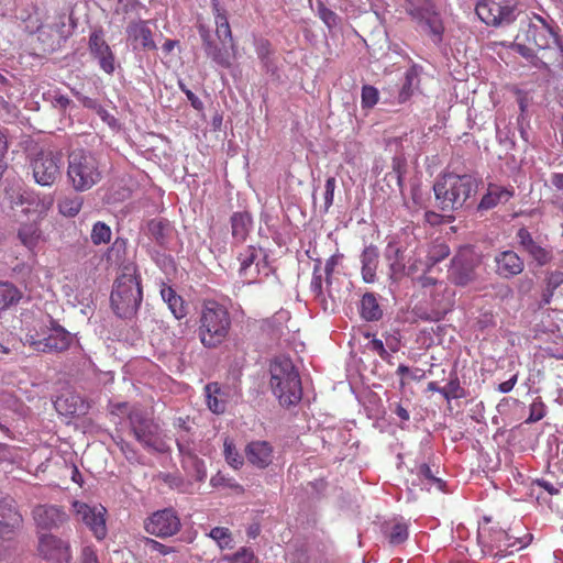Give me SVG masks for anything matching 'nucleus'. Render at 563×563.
I'll return each mask as SVG.
<instances>
[{
  "label": "nucleus",
  "instance_id": "nucleus-13",
  "mask_svg": "<svg viewBox=\"0 0 563 563\" xmlns=\"http://www.w3.org/2000/svg\"><path fill=\"white\" fill-rule=\"evenodd\" d=\"M73 509L76 520L85 523L97 539L102 540L107 537V509L103 506H90L85 504V501L74 500Z\"/></svg>",
  "mask_w": 563,
  "mask_h": 563
},
{
  "label": "nucleus",
  "instance_id": "nucleus-5",
  "mask_svg": "<svg viewBox=\"0 0 563 563\" xmlns=\"http://www.w3.org/2000/svg\"><path fill=\"white\" fill-rule=\"evenodd\" d=\"M271 389L282 406H294L302 397L299 373L291 358L278 356L271 363Z\"/></svg>",
  "mask_w": 563,
  "mask_h": 563
},
{
  "label": "nucleus",
  "instance_id": "nucleus-6",
  "mask_svg": "<svg viewBox=\"0 0 563 563\" xmlns=\"http://www.w3.org/2000/svg\"><path fill=\"white\" fill-rule=\"evenodd\" d=\"M477 542L484 554L493 558H506L523 549L528 537H516L500 529L497 523L485 519L477 529Z\"/></svg>",
  "mask_w": 563,
  "mask_h": 563
},
{
  "label": "nucleus",
  "instance_id": "nucleus-11",
  "mask_svg": "<svg viewBox=\"0 0 563 563\" xmlns=\"http://www.w3.org/2000/svg\"><path fill=\"white\" fill-rule=\"evenodd\" d=\"M405 9L409 16L426 24L435 43L442 42L443 21L432 0H407Z\"/></svg>",
  "mask_w": 563,
  "mask_h": 563
},
{
  "label": "nucleus",
  "instance_id": "nucleus-7",
  "mask_svg": "<svg viewBox=\"0 0 563 563\" xmlns=\"http://www.w3.org/2000/svg\"><path fill=\"white\" fill-rule=\"evenodd\" d=\"M129 427L135 441L145 449L164 454L169 451V444L158 422L148 416L146 410L132 407L128 412Z\"/></svg>",
  "mask_w": 563,
  "mask_h": 563
},
{
  "label": "nucleus",
  "instance_id": "nucleus-36",
  "mask_svg": "<svg viewBox=\"0 0 563 563\" xmlns=\"http://www.w3.org/2000/svg\"><path fill=\"white\" fill-rule=\"evenodd\" d=\"M361 316L366 321H377L383 317V309L380 308L375 294L366 292L361 300Z\"/></svg>",
  "mask_w": 563,
  "mask_h": 563
},
{
  "label": "nucleus",
  "instance_id": "nucleus-22",
  "mask_svg": "<svg viewBox=\"0 0 563 563\" xmlns=\"http://www.w3.org/2000/svg\"><path fill=\"white\" fill-rule=\"evenodd\" d=\"M514 187L500 186L497 184H488L487 192L482 197L478 209L488 210L495 208L499 203H506L514 197Z\"/></svg>",
  "mask_w": 563,
  "mask_h": 563
},
{
  "label": "nucleus",
  "instance_id": "nucleus-32",
  "mask_svg": "<svg viewBox=\"0 0 563 563\" xmlns=\"http://www.w3.org/2000/svg\"><path fill=\"white\" fill-rule=\"evenodd\" d=\"M161 296L176 319L181 320L186 317L188 313V306L184 298L179 296L172 286L164 285L161 288Z\"/></svg>",
  "mask_w": 563,
  "mask_h": 563
},
{
  "label": "nucleus",
  "instance_id": "nucleus-26",
  "mask_svg": "<svg viewBox=\"0 0 563 563\" xmlns=\"http://www.w3.org/2000/svg\"><path fill=\"white\" fill-rule=\"evenodd\" d=\"M129 38L140 42L145 49H156L157 45L153 38V32L144 20L132 21L126 27Z\"/></svg>",
  "mask_w": 563,
  "mask_h": 563
},
{
  "label": "nucleus",
  "instance_id": "nucleus-23",
  "mask_svg": "<svg viewBox=\"0 0 563 563\" xmlns=\"http://www.w3.org/2000/svg\"><path fill=\"white\" fill-rule=\"evenodd\" d=\"M220 43L221 44H218L214 41L210 42L203 47L205 53L216 65L230 68L232 66V59L235 57L236 45L232 48L228 41Z\"/></svg>",
  "mask_w": 563,
  "mask_h": 563
},
{
  "label": "nucleus",
  "instance_id": "nucleus-52",
  "mask_svg": "<svg viewBox=\"0 0 563 563\" xmlns=\"http://www.w3.org/2000/svg\"><path fill=\"white\" fill-rule=\"evenodd\" d=\"M336 187V180L333 176H330L325 181V192H324V209L328 211L330 207L333 205L334 199V190Z\"/></svg>",
  "mask_w": 563,
  "mask_h": 563
},
{
  "label": "nucleus",
  "instance_id": "nucleus-27",
  "mask_svg": "<svg viewBox=\"0 0 563 563\" xmlns=\"http://www.w3.org/2000/svg\"><path fill=\"white\" fill-rule=\"evenodd\" d=\"M211 5L216 24V34L219 41H228L230 46L234 48L235 43L224 8L220 5L219 0H211Z\"/></svg>",
  "mask_w": 563,
  "mask_h": 563
},
{
  "label": "nucleus",
  "instance_id": "nucleus-30",
  "mask_svg": "<svg viewBox=\"0 0 563 563\" xmlns=\"http://www.w3.org/2000/svg\"><path fill=\"white\" fill-rule=\"evenodd\" d=\"M385 257L388 261L390 278L394 280L401 279L402 276L407 274V261L402 250L397 246L388 245Z\"/></svg>",
  "mask_w": 563,
  "mask_h": 563
},
{
  "label": "nucleus",
  "instance_id": "nucleus-53",
  "mask_svg": "<svg viewBox=\"0 0 563 563\" xmlns=\"http://www.w3.org/2000/svg\"><path fill=\"white\" fill-rule=\"evenodd\" d=\"M179 88H180V91L184 92L186 95V97L188 98L189 102L191 103L192 108L196 109V110H202L203 108V102L200 100V98L198 96H196L190 88H188L185 84H183L181 81L179 82Z\"/></svg>",
  "mask_w": 563,
  "mask_h": 563
},
{
  "label": "nucleus",
  "instance_id": "nucleus-40",
  "mask_svg": "<svg viewBox=\"0 0 563 563\" xmlns=\"http://www.w3.org/2000/svg\"><path fill=\"white\" fill-rule=\"evenodd\" d=\"M391 172L386 174V177H389L390 180H395L396 185L400 192H402L404 188V176L407 172V162L404 157L396 156L391 162Z\"/></svg>",
  "mask_w": 563,
  "mask_h": 563
},
{
  "label": "nucleus",
  "instance_id": "nucleus-57",
  "mask_svg": "<svg viewBox=\"0 0 563 563\" xmlns=\"http://www.w3.org/2000/svg\"><path fill=\"white\" fill-rule=\"evenodd\" d=\"M80 563H99L96 550L87 545L81 551Z\"/></svg>",
  "mask_w": 563,
  "mask_h": 563
},
{
  "label": "nucleus",
  "instance_id": "nucleus-2",
  "mask_svg": "<svg viewBox=\"0 0 563 563\" xmlns=\"http://www.w3.org/2000/svg\"><path fill=\"white\" fill-rule=\"evenodd\" d=\"M479 180L472 174L443 173L433 184L437 206L442 211H454L466 206L478 191Z\"/></svg>",
  "mask_w": 563,
  "mask_h": 563
},
{
  "label": "nucleus",
  "instance_id": "nucleus-48",
  "mask_svg": "<svg viewBox=\"0 0 563 563\" xmlns=\"http://www.w3.org/2000/svg\"><path fill=\"white\" fill-rule=\"evenodd\" d=\"M547 415V406L541 399V397H537L532 404L530 405V413L527 418L526 422L532 423L540 421Z\"/></svg>",
  "mask_w": 563,
  "mask_h": 563
},
{
  "label": "nucleus",
  "instance_id": "nucleus-58",
  "mask_svg": "<svg viewBox=\"0 0 563 563\" xmlns=\"http://www.w3.org/2000/svg\"><path fill=\"white\" fill-rule=\"evenodd\" d=\"M15 460L14 448L0 443V462H13Z\"/></svg>",
  "mask_w": 563,
  "mask_h": 563
},
{
  "label": "nucleus",
  "instance_id": "nucleus-3",
  "mask_svg": "<svg viewBox=\"0 0 563 563\" xmlns=\"http://www.w3.org/2000/svg\"><path fill=\"white\" fill-rule=\"evenodd\" d=\"M230 311L214 299H205L199 312L198 336L201 345L214 349L223 344L231 331Z\"/></svg>",
  "mask_w": 563,
  "mask_h": 563
},
{
  "label": "nucleus",
  "instance_id": "nucleus-25",
  "mask_svg": "<svg viewBox=\"0 0 563 563\" xmlns=\"http://www.w3.org/2000/svg\"><path fill=\"white\" fill-rule=\"evenodd\" d=\"M22 517L11 498L0 499V533L16 529L21 526Z\"/></svg>",
  "mask_w": 563,
  "mask_h": 563
},
{
  "label": "nucleus",
  "instance_id": "nucleus-45",
  "mask_svg": "<svg viewBox=\"0 0 563 563\" xmlns=\"http://www.w3.org/2000/svg\"><path fill=\"white\" fill-rule=\"evenodd\" d=\"M224 459L235 470H239L243 464L242 455L234 443L228 440V438L224 440Z\"/></svg>",
  "mask_w": 563,
  "mask_h": 563
},
{
  "label": "nucleus",
  "instance_id": "nucleus-4",
  "mask_svg": "<svg viewBox=\"0 0 563 563\" xmlns=\"http://www.w3.org/2000/svg\"><path fill=\"white\" fill-rule=\"evenodd\" d=\"M143 300L141 277L134 265H126L115 279L110 294V305L120 318L134 316Z\"/></svg>",
  "mask_w": 563,
  "mask_h": 563
},
{
  "label": "nucleus",
  "instance_id": "nucleus-21",
  "mask_svg": "<svg viewBox=\"0 0 563 563\" xmlns=\"http://www.w3.org/2000/svg\"><path fill=\"white\" fill-rule=\"evenodd\" d=\"M495 261L496 271L503 278H511V276L518 275L525 269L523 260L511 250L501 251Z\"/></svg>",
  "mask_w": 563,
  "mask_h": 563
},
{
  "label": "nucleus",
  "instance_id": "nucleus-46",
  "mask_svg": "<svg viewBox=\"0 0 563 563\" xmlns=\"http://www.w3.org/2000/svg\"><path fill=\"white\" fill-rule=\"evenodd\" d=\"M209 536L216 540L221 549L233 548V539L229 529L217 526L210 531Z\"/></svg>",
  "mask_w": 563,
  "mask_h": 563
},
{
  "label": "nucleus",
  "instance_id": "nucleus-33",
  "mask_svg": "<svg viewBox=\"0 0 563 563\" xmlns=\"http://www.w3.org/2000/svg\"><path fill=\"white\" fill-rule=\"evenodd\" d=\"M43 232L35 221L20 224L18 239L22 245L33 251L42 241Z\"/></svg>",
  "mask_w": 563,
  "mask_h": 563
},
{
  "label": "nucleus",
  "instance_id": "nucleus-64",
  "mask_svg": "<svg viewBox=\"0 0 563 563\" xmlns=\"http://www.w3.org/2000/svg\"><path fill=\"white\" fill-rule=\"evenodd\" d=\"M130 407L126 402H118L110 406V413L113 415H121L126 413L130 411Z\"/></svg>",
  "mask_w": 563,
  "mask_h": 563
},
{
  "label": "nucleus",
  "instance_id": "nucleus-19",
  "mask_svg": "<svg viewBox=\"0 0 563 563\" xmlns=\"http://www.w3.org/2000/svg\"><path fill=\"white\" fill-rule=\"evenodd\" d=\"M516 236L519 244L522 246V250L526 251L539 266H545L547 263L552 260L551 251L538 244L532 234L526 228L519 229Z\"/></svg>",
  "mask_w": 563,
  "mask_h": 563
},
{
  "label": "nucleus",
  "instance_id": "nucleus-38",
  "mask_svg": "<svg viewBox=\"0 0 563 563\" xmlns=\"http://www.w3.org/2000/svg\"><path fill=\"white\" fill-rule=\"evenodd\" d=\"M417 475L420 479V484L426 488L430 489L431 487H435L440 492H443L444 482L435 477L429 464L421 463L417 468Z\"/></svg>",
  "mask_w": 563,
  "mask_h": 563
},
{
  "label": "nucleus",
  "instance_id": "nucleus-54",
  "mask_svg": "<svg viewBox=\"0 0 563 563\" xmlns=\"http://www.w3.org/2000/svg\"><path fill=\"white\" fill-rule=\"evenodd\" d=\"M563 284V272L555 271L548 275L547 277V291H554L556 287Z\"/></svg>",
  "mask_w": 563,
  "mask_h": 563
},
{
  "label": "nucleus",
  "instance_id": "nucleus-51",
  "mask_svg": "<svg viewBox=\"0 0 563 563\" xmlns=\"http://www.w3.org/2000/svg\"><path fill=\"white\" fill-rule=\"evenodd\" d=\"M113 441L126 460L135 461L137 454L133 444L126 442L121 435L113 437Z\"/></svg>",
  "mask_w": 563,
  "mask_h": 563
},
{
  "label": "nucleus",
  "instance_id": "nucleus-10",
  "mask_svg": "<svg viewBox=\"0 0 563 563\" xmlns=\"http://www.w3.org/2000/svg\"><path fill=\"white\" fill-rule=\"evenodd\" d=\"M63 166V154L54 150H41L31 159L33 178L41 186L54 185L62 175Z\"/></svg>",
  "mask_w": 563,
  "mask_h": 563
},
{
  "label": "nucleus",
  "instance_id": "nucleus-37",
  "mask_svg": "<svg viewBox=\"0 0 563 563\" xmlns=\"http://www.w3.org/2000/svg\"><path fill=\"white\" fill-rule=\"evenodd\" d=\"M258 257V250L255 246H247L244 251V253H241L239 255L240 260V274L244 275L245 278L249 279V282H255L256 275L251 273V266L255 262V260Z\"/></svg>",
  "mask_w": 563,
  "mask_h": 563
},
{
  "label": "nucleus",
  "instance_id": "nucleus-29",
  "mask_svg": "<svg viewBox=\"0 0 563 563\" xmlns=\"http://www.w3.org/2000/svg\"><path fill=\"white\" fill-rule=\"evenodd\" d=\"M378 250L375 245H368L363 249L361 255L363 282L373 284L376 280V271L378 267Z\"/></svg>",
  "mask_w": 563,
  "mask_h": 563
},
{
  "label": "nucleus",
  "instance_id": "nucleus-56",
  "mask_svg": "<svg viewBox=\"0 0 563 563\" xmlns=\"http://www.w3.org/2000/svg\"><path fill=\"white\" fill-rule=\"evenodd\" d=\"M310 288L316 296L322 295V274L320 273L318 266H316L313 271Z\"/></svg>",
  "mask_w": 563,
  "mask_h": 563
},
{
  "label": "nucleus",
  "instance_id": "nucleus-31",
  "mask_svg": "<svg viewBox=\"0 0 563 563\" xmlns=\"http://www.w3.org/2000/svg\"><path fill=\"white\" fill-rule=\"evenodd\" d=\"M147 234L159 246H166L173 236L174 229L166 219H152L146 223Z\"/></svg>",
  "mask_w": 563,
  "mask_h": 563
},
{
  "label": "nucleus",
  "instance_id": "nucleus-55",
  "mask_svg": "<svg viewBox=\"0 0 563 563\" xmlns=\"http://www.w3.org/2000/svg\"><path fill=\"white\" fill-rule=\"evenodd\" d=\"M145 544L151 550L156 551L161 555H168V554L173 553V551H174V548L165 545V544H162V543L155 541V539H152V538H146L145 539Z\"/></svg>",
  "mask_w": 563,
  "mask_h": 563
},
{
  "label": "nucleus",
  "instance_id": "nucleus-59",
  "mask_svg": "<svg viewBox=\"0 0 563 563\" xmlns=\"http://www.w3.org/2000/svg\"><path fill=\"white\" fill-rule=\"evenodd\" d=\"M78 100L81 102L82 107L91 109V110H100V104L97 99L90 98L88 96L80 95L79 92H75Z\"/></svg>",
  "mask_w": 563,
  "mask_h": 563
},
{
  "label": "nucleus",
  "instance_id": "nucleus-9",
  "mask_svg": "<svg viewBox=\"0 0 563 563\" xmlns=\"http://www.w3.org/2000/svg\"><path fill=\"white\" fill-rule=\"evenodd\" d=\"M51 328L41 324L38 329L30 331L25 334V343L42 353H59L65 351L71 343V335L62 325L51 319Z\"/></svg>",
  "mask_w": 563,
  "mask_h": 563
},
{
  "label": "nucleus",
  "instance_id": "nucleus-47",
  "mask_svg": "<svg viewBox=\"0 0 563 563\" xmlns=\"http://www.w3.org/2000/svg\"><path fill=\"white\" fill-rule=\"evenodd\" d=\"M441 395L446 399H456L465 396V390L461 386L457 376L454 377L441 389Z\"/></svg>",
  "mask_w": 563,
  "mask_h": 563
},
{
  "label": "nucleus",
  "instance_id": "nucleus-24",
  "mask_svg": "<svg viewBox=\"0 0 563 563\" xmlns=\"http://www.w3.org/2000/svg\"><path fill=\"white\" fill-rule=\"evenodd\" d=\"M55 409L65 417H79L88 410L87 404L76 394H67L57 397L54 402Z\"/></svg>",
  "mask_w": 563,
  "mask_h": 563
},
{
  "label": "nucleus",
  "instance_id": "nucleus-8",
  "mask_svg": "<svg viewBox=\"0 0 563 563\" xmlns=\"http://www.w3.org/2000/svg\"><path fill=\"white\" fill-rule=\"evenodd\" d=\"M67 176L76 191H88L101 179L100 162L86 150H74L68 156Z\"/></svg>",
  "mask_w": 563,
  "mask_h": 563
},
{
  "label": "nucleus",
  "instance_id": "nucleus-41",
  "mask_svg": "<svg viewBox=\"0 0 563 563\" xmlns=\"http://www.w3.org/2000/svg\"><path fill=\"white\" fill-rule=\"evenodd\" d=\"M90 240L95 245L109 243L111 241V229L109 224L102 221L96 222L90 233Z\"/></svg>",
  "mask_w": 563,
  "mask_h": 563
},
{
  "label": "nucleus",
  "instance_id": "nucleus-42",
  "mask_svg": "<svg viewBox=\"0 0 563 563\" xmlns=\"http://www.w3.org/2000/svg\"><path fill=\"white\" fill-rule=\"evenodd\" d=\"M409 537L408 525L405 522H396L391 526L389 532H387L388 542L397 545L407 541Z\"/></svg>",
  "mask_w": 563,
  "mask_h": 563
},
{
  "label": "nucleus",
  "instance_id": "nucleus-16",
  "mask_svg": "<svg viewBox=\"0 0 563 563\" xmlns=\"http://www.w3.org/2000/svg\"><path fill=\"white\" fill-rule=\"evenodd\" d=\"M88 48L92 57L99 60V67L104 73L111 75L115 70V57L111 46L106 42L101 29L89 34Z\"/></svg>",
  "mask_w": 563,
  "mask_h": 563
},
{
  "label": "nucleus",
  "instance_id": "nucleus-20",
  "mask_svg": "<svg viewBox=\"0 0 563 563\" xmlns=\"http://www.w3.org/2000/svg\"><path fill=\"white\" fill-rule=\"evenodd\" d=\"M245 456L255 467L264 470L273 462L274 448L267 441H252L245 448Z\"/></svg>",
  "mask_w": 563,
  "mask_h": 563
},
{
  "label": "nucleus",
  "instance_id": "nucleus-18",
  "mask_svg": "<svg viewBox=\"0 0 563 563\" xmlns=\"http://www.w3.org/2000/svg\"><path fill=\"white\" fill-rule=\"evenodd\" d=\"M32 517L42 530L59 529L60 526L68 521L65 509L54 505H38L34 507Z\"/></svg>",
  "mask_w": 563,
  "mask_h": 563
},
{
  "label": "nucleus",
  "instance_id": "nucleus-17",
  "mask_svg": "<svg viewBox=\"0 0 563 563\" xmlns=\"http://www.w3.org/2000/svg\"><path fill=\"white\" fill-rule=\"evenodd\" d=\"M477 262L474 260L472 251L461 250L452 261L451 277L456 285L465 286L476 279Z\"/></svg>",
  "mask_w": 563,
  "mask_h": 563
},
{
  "label": "nucleus",
  "instance_id": "nucleus-62",
  "mask_svg": "<svg viewBox=\"0 0 563 563\" xmlns=\"http://www.w3.org/2000/svg\"><path fill=\"white\" fill-rule=\"evenodd\" d=\"M371 347L374 350L375 353H377L382 358L386 360L388 357V353L385 349V345L380 339L374 338L371 342Z\"/></svg>",
  "mask_w": 563,
  "mask_h": 563
},
{
  "label": "nucleus",
  "instance_id": "nucleus-39",
  "mask_svg": "<svg viewBox=\"0 0 563 563\" xmlns=\"http://www.w3.org/2000/svg\"><path fill=\"white\" fill-rule=\"evenodd\" d=\"M84 205V198L80 196H66L57 205L59 212L66 218L78 216Z\"/></svg>",
  "mask_w": 563,
  "mask_h": 563
},
{
  "label": "nucleus",
  "instance_id": "nucleus-43",
  "mask_svg": "<svg viewBox=\"0 0 563 563\" xmlns=\"http://www.w3.org/2000/svg\"><path fill=\"white\" fill-rule=\"evenodd\" d=\"M126 254V241L123 238H117L107 252V260L114 263L123 261Z\"/></svg>",
  "mask_w": 563,
  "mask_h": 563
},
{
  "label": "nucleus",
  "instance_id": "nucleus-15",
  "mask_svg": "<svg viewBox=\"0 0 563 563\" xmlns=\"http://www.w3.org/2000/svg\"><path fill=\"white\" fill-rule=\"evenodd\" d=\"M37 550L40 556L51 563H69L71 560L68 542L51 533L40 537Z\"/></svg>",
  "mask_w": 563,
  "mask_h": 563
},
{
  "label": "nucleus",
  "instance_id": "nucleus-34",
  "mask_svg": "<svg viewBox=\"0 0 563 563\" xmlns=\"http://www.w3.org/2000/svg\"><path fill=\"white\" fill-rule=\"evenodd\" d=\"M252 224L251 214L247 211L234 212L231 217L232 235L238 242L246 241Z\"/></svg>",
  "mask_w": 563,
  "mask_h": 563
},
{
  "label": "nucleus",
  "instance_id": "nucleus-14",
  "mask_svg": "<svg viewBox=\"0 0 563 563\" xmlns=\"http://www.w3.org/2000/svg\"><path fill=\"white\" fill-rule=\"evenodd\" d=\"M181 521L172 508L157 510L145 520V531L156 537L166 538L178 533Z\"/></svg>",
  "mask_w": 563,
  "mask_h": 563
},
{
  "label": "nucleus",
  "instance_id": "nucleus-63",
  "mask_svg": "<svg viewBox=\"0 0 563 563\" xmlns=\"http://www.w3.org/2000/svg\"><path fill=\"white\" fill-rule=\"evenodd\" d=\"M198 31H199V34H200V37L202 41V47H205L206 45H208L210 42L213 41L209 29L207 26H205V24H199Z\"/></svg>",
  "mask_w": 563,
  "mask_h": 563
},
{
  "label": "nucleus",
  "instance_id": "nucleus-1",
  "mask_svg": "<svg viewBox=\"0 0 563 563\" xmlns=\"http://www.w3.org/2000/svg\"><path fill=\"white\" fill-rule=\"evenodd\" d=\"M515 47L526 58H533L537 52H541L539 59L543 65L558 60L563 52L559 36L539 15L522 24L516 35Z\"/></svg>",
  "mask_w": 563,
  "mask_h": 563
},
{
  "label": "nucleus",
  "instance_id": "nucleus-12",
  "mask_svg": "<svg viewBox=\"0 0 563 563\" xmlns=\"http://www.w3.org/2000/svg\"><path fill=\"white\" fill-rule=\"evenodd\" d=\"M515 0H477L476 15L488 25L509 24L515 20Z\"/></svg>",
  "mask_w": 563,
  "mask_h": 563
},
{
  "label": "nucleus",
  "instance_id": "nucleus-28",
  "mask_svg": "<svg viewBox=\"0 0 563 563\" xmlns=\"http://www.w3.org/2000/svg\"><path fill=\"white\" fill-rule=\"evenodd\" d=\"M207 407L213 413H223L227 408L229 394L219 383H209L203 388Z\"/></svg>",
  "mask_w": 563,
  "mask_h": 563
},
{
  "label": "nucleus",
  "instance_id": "nucleus-61",
  "mask_svg": "<svg viewBox=\"0 0 563 563\" xmlns=\"http://www.w3.org/2000/svg\"><path fill=\"white\" fill-rule=\"evenodd\" d=\"M518 382V373H515L510 376V378L506 382H503L498 385V391L501 394H508L512 390L514 386Z\"/></svg>",
  "mask_w": 563,
  "mask_h": 563
},
{
  "label": "nucleus",
  "instance_id": "nucleus-50",
  "mask_svg": "<svg viewBox=\"0 0 563 563\" xmlns=\"http://www.w3.org/2000/svg\"><path fill=\"white\" fill-rule=\"evenodd\" d=\"M378 102V91L375 86L364 85L362 89L363 108H373Z\"/></svg>",
  "mask_w": 563,
  "mask_h": 563
},
{
  "label": "nucleus",
  "instance_id": "nucleus-35",
  "mask_svg": "<svg viewBox=\"0 0 563 563\" xmlns=\"http://www.w3.org/2000/svg\"><path fill=\"white\" fill-rule=\"evenodd\" d=\"M22 297L20 288L9 282H0V316L2 311L19 303Z\"/></svg>",
  "mask_w": 563,
  "mask_h": 563
},
{
  "label": "nucleus",
  "instance_id": "nucleus-44",
  "mask_svg": "<svg viewBox=\"0 0 563 563\" xmlns=\"http://www.w3.org/2000/svg\"><path fill=\"white\" fill-rule=\"evenodd\" d=\"M317 13L328 29H333L338 25L340 20L339 15L321 2V0L317 1Z\"/></svg>",
  "mask_w": 563,
  "mask_h": 563
},
{
  "label": "nucleus",
  "instance_id": "nucleus-60",
  "mask_svg": "<svg viewBox=\"0 0 563 563\" xmlns=\"http://www.w3.org/2000/svg\"><path fill=\"white\" fill-rule=\"evenodd\" d=\"M71 101L66 95L56 92L53 95V106L56 108H59L62 110H65L69 107Z\"/></svg>",
  "mask_w": 563,
  "mask_h": 563
},
{
  "label": "nucleus",
  "instance_id": "nucleus-49",
  "mask_svg": "<svg viewBox=\"0 0 563 563\" xmlns=\"http://www.w3.org/2000/svg\"><path fill=\"white\" fill-rule=\"evenodd\" d=\"M230 563H257L258 560L254 554L253 550L250 548H241L239 551L228 558Z\"/></svg>",
  "mask_w": 563,
  "mask_h": 563
}]
</instances>
